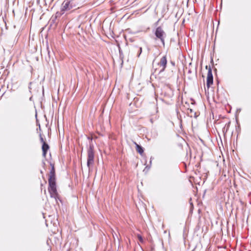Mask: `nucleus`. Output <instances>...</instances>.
I'll return each instance as SVG.
<instances>
[{
  "mask_svg": "<svg viewBox=\"0 0 251 251\" xmlns=\"http://www.w3.org/2000/svg\"><path fill=\"white\" fill-rule=\"evenodd\" d=\"M49 183V191L51 197H55L57 194V191L56 188L55 174L53 169L50 172Z\"/></svg>",
  "mask_w": 251,
  "mask_h": 251,
  "instance_id": "f257e3e1",
  "label": "nucleus"
},
{
  "mask_svg": "<svg viewBox=\"0 0 251 251\" xmlns=\"http://www.w3.org/2000/svg\"><path fill=\"white\" fill-rule=\"evenodd\" d=\"M94 153L91 148H90L88 151V158L87 165L88 168H90L94 164Z\"/></svg>",
  "mask_w": 251,
  "mask_h": 251,
  "instance_id": "f03ea898",
  "label": "nucleus"
},
{
  "mask_svg": "<svg viewBox=\"0 0 251 251\" xmlns=\"http://www.w3.org/2000/svg\"><path fill=\"white\" fill-rule=\"evenodd\" d=\"M155 36L160 39L163 44H164V37H165V33L160 27H158L155 32Z\"/></svg>",
  "mask_w": 251,
  "mask_h": 251,
  "instance_id": "7ed1b4c3",
  "label": "nucleus"
},
{
  "mask_svg": "<svg viewBox=\"0 0 251 251\" xmlns=\"http://www.w3.org/2000/svg\"><path fill=\"white\" fill-rule=\"evenodd\" d=\"M167 62L166 56H163L161 58L160 62L158 64L159 68L158 69H156V70H158V73H160L165 70L166 67Z\"/></svg>",
  "mask_w": 251,
  "mask_h": 251,
  "instance_id": "20e7f679",
  "label": "nucleus"
},
{
  "mask_svg": "<svg viewBox=\"0 0 251 251\" xmlns=\"http://www.w3.org/2000/svg\"><path fill=\"white\" fill-rule=\"evenodd\" d=\"M213 84V75L212 70L210 67L209 68L208 70L207 76V82L206 86L208 88L211 85Z\"/></svg>",
  "mask_w": 251,
  "mask_h": 251,
  "instance_id": "39448f33",
  "label": "nucleus"
},
{
  "mask_svg": "<svg viewBox=\"0 0 251 251\" xmlns=\"http://www.w3.org/2000/svg\"><path fill=\"white\" fill-rule=\"evenodd\" d=\"M72 6L70 5V1L68 0L64 1L61 6V12H62L61 14H64L65 11L70 10Z\"/></svg>",
  "mask_w": 251,
  "mask_h": 251,
  "instance_id": "423d86ee",
  "label": "nucleus"
},
{
  "mask_svg": "<svg viewBox=\"0 0 251 251\" xmlns=\"http://www.w3.org/2000/svg\"><path fill=\"white\" fill-rule=\"evenodd\" d=\"M41 142H43V145L42 147V149L43 151V155L44 157H45L47 154V151L49 149V145L44 141L43 138L41 137Z\"/></svg>",
  "mask_w": 251,
  "mask_h": 251,
  "instance_id": "0eeeda50",
  "label": "nucleus"
},
{
  "mask_svg": "<svg viewBox=\"0 0 251 251\" xmlns=\"http://www.w3.org/2000/svg\"><path fill=\"white\" fill-rule=\"evenodd\" d=\"M134 144L135 145L136 151L138 152H139L140 154H142L144 152L143 148L138 144H137L136 142H134Z\"/></svg>",
  "mask_w": 251,
  "mask_h": 251,
  "instance_id": "6e6552de",
  "label": "nucleus"
},
{
  "mask_svg": "<svg viewBox=\"0 0 251 251\" xmlns=\"http://www.w3.org/2000/svg\"><path fill=\"white\" fill-rule=\"evenodd\" d=\"M137 237L141 242H143V239L140 235H138Z\"/></svg>",
  "mask_w": 251,
  "mask_h": 251,
  "instance_id": "1a4fd4ad",
  "label": "nucleus"
},
{
  "mask_svg": "<svg viewBox=\"0 0 251 251\" xmlns=\"http://www.w3.org/2000/svg\"><path fill=\"white\" fill-rule=\"evenodd\" d=\"M140 52H139V54L138 55V56L139 57L140 55V54L142 52V48H140Z\"/></svg>",
  "mask_w": 251,
  "mask_h": 251,
  "instance_id": "9d476101",
  "label": "nucleus"
}]
</instances>
